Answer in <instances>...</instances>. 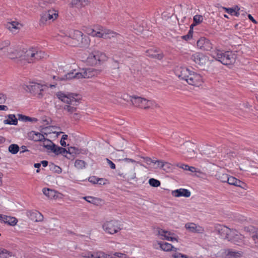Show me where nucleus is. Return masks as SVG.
Segmentation results:
<instances>
[{
  "label": "nucleus",
  "mask_w": 258,
  "mask_h": 258,
  "mask_svg": "<svg viewBox=\"0 0 258 258\" xmlns=\"http://www.w3.org/2000/svg\"><path fill=\"white\" fill-rule=\"evenodd\" d=\"M216 231L222 238L234 244L240 245L243 242L244 236L235 229L224 225H218L216 227Z\"/></svg>",
  "instance_id": "f257e3e1"
},
{
  "label": "nucleus",
  "mask_w": 258,
  "mask_h": 258,
  "mask_svg": "<svg viewBox=\"0 0 258 258\" xmlns=\"http://www.w3.org/2000/svg\"><path fill=\"white\" fill-rule=\"evenodd\" d=\"M0 221L10 226H15L18 222L17 219L14 217L0 214Z\"/></svg>",
  "instance_id": "cd10ccee"
},
{
  "label": "nucleus",
  "mask_w": 258,
  "mask_h": 258,
  "mask_svg": "<svg viewBox=\"0 0 258 258\" xmlns=\"http://www.w3.org/2000/svg\"><path fill=\"white\" fill-rule=\"evenodd\" d=\"M203 17L201 15H196L194 17V23L191 25L190 28L193 27L196 25L200 24L203 21Z\"/></svg>",
  "instance_id": "58836bf2"
},
{
  "label": "nucleus",
  "mask_w": 258,
  "mask_h": 258,
  "mask_svg": "<svg viewBox=\"0 0 258 258\" xmlns=\"http://www.w3.org/2000/svg\"><path fill=\"white\" fill-rule=\"evenodd\" d=\"M88 33L93 37L104 39H111L119 35L115 32L101 26H97L94 29H90Z\"/></svg>",
  "instance_id": "423d86ee"
},
{
  "label": "nucleus",
  "mask_w": 258,
  "mask_h": 258,
  "mask_svg": "<svg viewBox=\"0 0 258 258\" xmlns=\"http://www.w3.org/2000/svg\"><path fill=\"white\" fill-rule=\"evenodd\" d=\"M155 164L157 165L156 168H160L163 170L166 169L164 167L169 168L170 165L169 163L161 160H156L155 161Z\"/></svg>",
  "instance_id": "4c0bfd02"
},
{
  "label": "nucleus",
  "mask_w": 258,
  "mask_h": 258,
  "mask_svg": "<svg viewBox=\"0 0 258 258\" xmlns=\"http://www.w3.org/2000/svg\"><path fill=\"white\" fill-rule=\"evenodd\" d=\"M50 152L54 153L56 155L61 154L67 157V154L69 153L72 154L74 153H78V150L75 147H71L68 148V150H67L66 149L59 146H57L54 144Z\"/></svg>",
  "instance_id": "2eb2a0df"
},
{
  "label": "nucleus",
  "mask_w": 258,
  "mask_h": 258,
  "mask_svg": "<svg viewBox=\"0 0 258 258\" xmlns=\"http://www.w3.org/2000/svg\"><path fill=\"white\" fill-rule=\"evenodd\" d=\"M176 166L177 167H178L180 168H181L184 170H187V168L188 167V165L184 164L182 163H177Z\"/></svg>",
  "instance_id": "6e6d98bb"
},
{
  "label": "nucleus",
  "mask_w": 258,
  "mask_h": 258,
  "mask_svg": "<svg viewBox=\"0 0 258 258\" xmlns=\"http://www.w3.org/2000/svg\"><path fill=\"white\" fill-rule=\"evenodd\" d=\"M101 71L94 68H87L83 70L82 72L79 74H77L79 78H89L97 76L101 73Z\"/></svg>",
  "instance_id": "a211bd4d"
},
{
  "label": "nucleus",
  "mask_w": 258,
  "mask_h": 258,
  "mask_svg": "<svg viewBox=\"0 0 258 258\" xmlns=\"http://www.w3.org/2000/svg\"><path fill=\"white\" fill-rule=\"evenodd\" d=\"M218 179L223 182H227L228 180L229 176L227 174L219 172L216 175Z\"/></svg>",
  "instance_id": "79ce46f5"
},
{
  "label": "nucleus",
  "mask_w": 258,
  "mask_h": 258,
  "mask_svg": "<svg viewBox=\"0 0 258 258\" xmlns=\"http://www.w3.org/2000/svg\"><path fill=\"white\" fill-rule=\"evenodd\" d=\"M29 139L34 142H42L44 139V136L39 132L31 131L28 134Z\"/></svg>",
  "instance_id": "c85d7f7f"
},
{
  "label": "nucleus",
  "mask_w": 258,
  "mask_h": 258,
  "mask_svg": "<svg viewBox=\"0 0 258 258\" xmlns=\"http://www.w3.org/2000/svg\"><path fill=\"white\" fill-rule=\"evenodd\" d=\"M89 181L93 183H98L99 181L103 180V179H97L95 177L92 176L89 178Z\"/></svg>",
  "instance_id": "603ef678"
},
{
  "label": "nucleus",
  "mask_w": 258,
  "mask_h": 258,
  "mask_svg": "<svg viewBox=\"0 0 258 258\" xmlns=\"http://www.w3.org/2000/svg\"><path fill=\"white\" fill-rule=\"evenodd\" d=\"M256 228L252 226H245L244 227V231L248 233L249 234H255V231H256Z\"/></svg>",
  "instance_id": "09e8293b"
},
{
  "label": "nucleus",
  "mask_w": 258,
  "mask_h": 258,
  "mask_svg": "<svg viewBox=\"0 0 258 258\" xmlns=\"http://www.w3.org/2000/svg\"><path fill=\"white\" fill-rule=\"evenodd\" d=\"M68 136L67 135H64L62 136L61 140H60V145L62 147H66V142H65V140L67 139Z\"/></svg>",
  "instance_id": "864d4df0"
},
{
  "label": "nucleus",
  "mask_w": 258,
  "mask_h": 258,
  "mask_svg": "<svg viewBox=\"0 0 258 258\" xmlns=\"http://www.w3.org/2000/svg\"><path fill=\"white\" fill-rule=\"evenodd\" d=\"M6 96L5 95L0 93V104L3 103L6 100Z\"/></svg>",
  "instance_id": "680f3d73"
},
{
  "label": "nucleus",
  "mask_w": 258,
  "mask_h": 258,
  "mask_svg": "<svg viewBox=\"0 0 258 258\" xmlns=\"http://www.w3.org/2000/svg\"><path fill=\"white\" fill-rule=\"evenodd\" d=\"M15 256L12 251H10L5 248H0V257L8 258Z\"/></svg>",
  "instance_id": "e433bc0d"
},
{
  "label": "nucleus",
  "mask_w": 258,
  "mask_h": 258,
  "mask_svg": "<svg viewBox=\"0 0 258 258\" xmlns=\"http://www.w3.org/2000/svg\"><path fill=\"white\" fill-rule=\"evenodd\" d=\"M133 29L137 31V33H141L143 31V27L139 26H136L135 25H133Z\"/></svg>",
  "instance_id": "5fc2aeb1"
},
{
  "label": "nucleus",
  "mask_w": 258,
  "mask_h": 258,
  "mask_svg": "<svg viewBox=\"0 0 258 258\" xmlns=\"http://www.w3.org/2000/svg\"><path fill=\"white\" fill-rule=\"evenodd\" d=\"M88 0H73L72 5L78 8L84 7L87 5Z\"/></svg>",
  "instance_id": "a19ab883"
},
{
  "label": "nucleus",
  "mask_w": 258,
  "mask_h": 258,
  "mask_svg": "<svg viewBox=\"0 0 258 258\" xmlns=\"http://www.w3.org/2000/svg\"><path fill=\"white\" fill-rule=\"evenodd\" d=\"M58 16V12L55 9H50L43 12L41 15L40 24L41 25H46L50 21H54Z\"/></svg>",
  "instance_id": "9b49d317"
},
{
  "label": "nucleus",
  "mask_w": 258,
  "mask_h": 258,
  "mask_svg": "<svg viewBox=\"0 0 258 258\" xmlns=\"http://www.w3.org/2000/svg\"><path fill=\"white\" fill-rule=\"evenodd\" d=\"M117 175L123 181L130 184H133L138 181L135 172V167L132 166H124L122 168L118 169Z\"/></svg>",
  "instance_id": "39448f33"
},
{
  "label": "nucleus",
  "mask_w": 258,
  "mask_h": 258,
  "mask_svg": "<svg viewBox=\"0 0 258 258\" xmlns=\"http://www.w3.org/2000/svg\"><path fill=\"white\" fill-rule=\"evenodd\" d=\"M158 244L159 245L160 248L165 251H169L171 250L176 251L177 250V248L174 247L171 244L167 242H159Z\"/></svg>",
  "instance_id": "2f4dec72"
},
{
  "label": "nucleus",
  "mask_w": 258,
  "mask_h": 258,
  "mask_svg": "<svg viewBox=\"0 0 258 258\" xmlns=\"http://www.w3.org/2000/svg\"><path fill=\"white\" fill-rule=\"evenodd\" d=\"M6 27L12 33H17L23 27V25L19 22L14 21L8 22L6 25Z\"/></svg>",
  "instance_id": "a878e982"
},
{
  "label": "nucleus",
  "mask_w": 258,
  "mask_h": 258,
  "mask_svg": "<svg viewBox=\"0 0 258 258\" xmlns=\"http://www.w3.org/2000/svg\"><path fill=\"white\" fill-rule=\"evenodd\" d=\"M19 119H22L25 121H30L32 122H36L38 121V119L35 117H30L29 116H27L23 115H19Z\"/></svg>",
  "instance_id": "a18cd8bd"
},
{
  "label": "nucleus",
  "mask_w": 258,
  "mask_h": 258,
  "mask_svg": "<svg viewBox=\"0 0 258 258\" xmlns=\"http://www.w3.org/2000/svg\"><path fill=\"white\" fill-rule=\"evenodd\" d=\"M58 98L61 101L67 104L76 105L78 102V95L73 93H65L62 92H58L56 93Z\"/></svg>",
  "instance_id": "ddd939ff"
},
{
  "label": "nucleus",
  "mask_w": 258,
  "mask_h": 258,
  "mask_svg": "<svg viewBox=\"0 0 258 258\" xmlns=\"http://www.w3.org/2000/svg\"><path fill=\"white\" fill-rule=\"evenodd\" d=\"M86 162L82 160H76L75 162V166L78 169H82L85 167Z\"/></svg>",
  "instance_id": "c03bdc74"
},
{
  "label": "nucleus",
  "mask_w": 258,
  "mask_h": 258,
  "mask_svg": "<svg viewBox=\"0 0 258 258\" xmlns=\"http://www.w3.org/2000/svg\"><path fill=\"white\" fill-rule=\"evenodd\" d=\"M211 256L215 257H239L243 256V253L241 251H237L233 249H222L219 247H214L212 251Z\"/></svg>",
  "instance_id": "0eeeda50"
},
{
  "label": "nucleus",
  "mask_w": 258,
  "mask_h": 258,
  "mask_svg": "<svg viewBox=\"0 0 258 258\" xmlns=\"http://www.w3.org/2000/svg\"><path fill=\"white\" fill-rule=\"evenodd\" d=\"M63 109L67 111L68 113L72 114L76 111V108L74 106L66 105L63 107Z\"/></svg>",
  "instance_id": "3c124183"
},
{
  "label": "nucleus",
  "mask_w": 258,
  "mask_h": 258,
  "mask_svg": "<svg viewBox=\"0 0 258 258\" xmlns=\"http://www.w3.org/2000/svg\"><path fill=\"white\" fill-rule=\"evenodd\" d=\"M42 142L43 143L42 146L45 148L48 152H50L54 144L51 140L46 139L45 137Z\"/></svg>",
  "instance_id": "72a5a7b5"
},
{
  "label": "nucleus",
  "mask_w": 258,
  "mask_h": 258,
  "mask_svg": "<svg viewBox=\"0 0 258 258\" xmlns=\"http://www.w3.org/2000/svg\"><path fill=\"white\" fill-rule=\"evenodd\" d=\"M191 72L186 68L178 67L175 69V73L178 78L186 81Z\"/></svg>",
  "instance_id": "393cba45"
},
{
  "label": "nucleus",
  "mask_w": 258,
  "mask_h": 258,
  "mask_svg": "<svg viewBox=\"0 0 258 258\" xmlns=\"http://www.w3.org/2000/svg\"><path fill=\"white\" fill-rule=\"evenodd\" d=\"M8 107L6 105H0V110H7Z\"/></svg>",
  "instance_id": "338daca9"
},
{
  "label": "nucleus",
  "mask_w": 258,
  "mask_h": 258,
  "mask_svg": "<svg viewBox=\"0 0 258 258\" xmlns=\"http://www.w3.org/2000/svg\"><path fill=\"white\" fill-rule=\"evenodd\" d=\"M191 59L200 67L205 66L208 62V57L200 52H196L191 56Z\"/></svg>",
  "instance_id": "6ab92c4d"
},
{
  "label": "nucleus",
  "mask_w": 258,
  "mask_h": 258,
  "mask_svg": "<svg viewBox=\"0 0 258 258\" xmlns=\"http://www.w3.org/2000/svg\"><path fill=\"white\" fill-rule=\"evenodd\" d=\"M115 157L118 160H123L124 157V153L123 150H117L115 153Z\"/></svg>",
  "instance_id": "8fccbe9b"
},
{
  "label": "nucleus",
  "mask_w": 258,
  "mask_h": 258,
  "mask_svg": "<svg viewBox=\"0 0 258 258\" xmlns=\"http://www.w3.org/2000/svg\"><path fill=\"white\" fill-rule=\"evenodd\" d=\"M83 199L85 200L87 202L94 205H97L100 202V200L98 198L91 196L84 197Z\"/></svg>",
  "instance_id": "37998d69"
},
{
  "label": "nucleus",
  "mask_w": 258,
  "mask_h": 258,
  "mask_svg": "<svg viewBox=\"0 0 258 258\" xmlns=\"http://www.w3.org/2000/svg\"><path fill=\"white\" fill-rule=\"evenodd\" d=\"M251 237L253 241H255L256 239H258V229H256L255 234L252 235Z\"/></svg>",
  "instance_id": "052dcab7"
},
{
  "label": "nucleus",
  "mask_w": 258,
  "mask_h": 258,
  "mask_svg": "<svg viewBox=\"0 0 258 258\" xmlns=\"http://www.w3.org/2000/svg\"><path fill=\"white\" fill-rule=\"evenodd\" d=\"M223 9L225 10V11L231 15H233V13L235 12V10L232 9V8H223Z\"/></svg>",
  "instance_id": "bf43d9fd"
},
{
  "label": "nucleus",
  "mask_w": 258,
  "mask_h": 258,
  "mask_svg": "<svg viewBox=\"0 0 258 258\" xmlns=\"http://www.w3.org/2000/svg\"><path fill=\"white\" fill-rule=\"evenodd\" d=\"M106 161H107L108 164L110 166V167L112 169H115V165L111 160H110L109 159L107 158Z\"/></svg>",
  "instance_id": "13d9d810"
},
{
  "label": "nucleus",
  "mask_w": 258,
  "mask_h": 258,
  "mask_svg": "<svg viewBox=\"0 0 258 258\" xmlns=\"http://www.w3.org/2000/svg\"><path fill=\"white\" fill-rule=\"evenodd\" d=\"M29 216L31 219L34 221H40L43 219L42 215L38 211H35L29 213Z\"/></svg>",
  "instance_id": "473e14b6"
},
{
  "label": "nucleus",
  "mask_w": 258,
  "mask_h": 258,
  "mask_svg": "<svg viewBox=\"0 0 258 258\" xmlns=\"http://www.w3.org/2000/svg\"><path fill=\"white\" fill-rule=\"evenodd\" d=\"M41 165H42L43 167H46L48 165V162L45 160H43L41 162Z\"/></svg>",
  "instance_id": "774afa93"
},
{
  "label": "nucleus",
  "mask_w": 258,
  "mask_h": 258,
  "mask_svg": "<svg viewBox=\"0 0 258 258\" xmlns=\"http://www.w3.org/2000/svg\"><path fill=\"white\" fill-rule=\"evenodd\" d=\"M147 55L158 59H161L163 57L162 53H159L157 50L149 49L146 51Z\"/></svg>",
  "instance_id": "7c9ffc66"
},
{
  "label": "nucleus",
  "mask_w": 258,
  "mask_h": 258,
  "mask_svg": "<svg viewBox=\"0 0 258 258\" xmlns=\"http://www.w3.org/2000/svg\"><path fill=\"white\" fill-rule=\"evenodd\" d=\"M42 192L45 196L50 199H61L62 198V195L61 194L48 188H43Z\"/></svg>",
  "instance_id": "4be33fe9"
},
{
  "label": "nucleus",
  "mask_w": 258,
  "mask_h": 258,
  "mask_svg": "<svg viewBox=\"0 0 258 258\" xmlns=\"http://www.w3.org/2000/svg\"><path fill=\"white\" fill-rule=\"evenodd\" d=\"M157 233L160 238L162 240H166L171 241H178L177 238L174 236V234L170 231L162 229H158Z\"/></svg>",
  "instance_id": "aec40b11"
},
{
  "label": "nucleus",
  "mask_w": 258,
  "mask_h": 258,
  "mask_svg": "<svg viewBox=\"0 0 258 258\" xmlns=\"http://www.w3.org/2000/svg\"><path fill=\"white\" fill-rule=\"evenodd\" d=\"M171 195L174 197H184L186 198H188L190 196L191 193L190 191L185 188H179L174 190H172L171 192Z\"/></svg>",
  "instance_id": "bb28decb"
},
{
  "label": "nucleus",
  "mask_w": 258,
  "mask_h": 258,
  "mask_svg": "<svg viewBox=\"0 0 258 258\" xmlns=\"http://www.w3.org/2000/svg\"><path fill=\"white\" fill-rule=\"evenodd\" d=\"M173 258H187L186 255L182 254L180 253H176L173 254Z\"/></svg>",
  "instance_id": "4d7b16f0"
},
{
  "label": "nucleus",
  "mask_w": 258,
  "mask_h": 258,
  "mask_svg": "<svg viewBox=\"0 0 258 258\" xmlns=\"http://www.w3.org/2000/svg\"><path fill=\"white\" fill-rule=\"evenodd\" d=\"M248 17L249 19L250 20H251L253 23H254V24L257 23V22L254 19V18L252 17V16L251 15L249 14L248 15Z\"/></svg>",
  "instance_id": "69168bd1"
},
{
  "label": "nucleus",
  "mask_w": 258,
  "mask_h": 258,
  "mask_svg": "<svg viewBox=\"0 0 258 258\" xmlns=\"http://www.w3.org/2000/svg\"><path fill=\"white\" fill-rule=\"evenodd\" d=\"M4 123L6 124L17 125L18 120L14 114H10L8 116V119L4 120Z\"/></svg>",
  "instance_id": "f704fd0d"
},
{
  "label": "nucleus",
  "mask_w": 258,
  "mask_h": 258,
  "mask_svg": "<svg viewBox=\"0 0 258 258\" xmlns=\"http://www.w3.org/2000/svg\"><path fill=\"white\" fill-rule=\"evenodd\" d=\"M21 48L11 46L7 52V55L11 59H15L17 63H20L21 52Z\"/></svg>",
  "instance_id": "dca6fc26"
},
{
  "label": "nucleus",
  "mask_w": 258,
  "mask_h": 258,
  "mask_svg": "<svg viewBox=\"0 0 258 258\" xmlns=\"http://www.w3.org/2000/svg\"><path fill=\"white\" fill-rule=\"evenodd\" d=\"M80 73L79 72H70L66 74L63 78H60L58 76H54L53 77V79L56 81H62L64 80H70L72 79L73 78H76V79H79L78 77H77L78 75L77 74H79Z\"/></svg>",
  "instance_id": "c756f323"
},
{
  "label": "nucleus",
  "mask_w": 258,
  "mask_h": 258,
  "mask_svg": "<svg viewBox=\"0 0 258 258\" xmlns=\"http://www.w3.org/2000/svg\"><path fill=\"white\" fill-rule=\"evenodd\" d=\"M11 43L9 40H5L0 42V50L4 52H7L11 46Z\"/></svg>",
  "instance_id": "ea45409f"
},
{
  "label": "nucleus",
  "mask_w": 258,
  "mask_h": 258,
  "mask_svg": "<svg viewBox=\"0 0 258 258\" xmlns=\"http://www.w3.org/2000/svg\"><path fill=\"white\" fill-rule=\"evenodd\" d=\"M187 170L190 171L191 172H198L196 170V168L193 166H189L187 168ZM200 172V171H198Z\"/></svg>",
  "instance_id": "e2e57ef3"
},
{
  "label": "nucleus",
  "mask_w": 258,
  "mask_h": 258,
  "mask_svg": "<svg viewBox=\"0 0 258 258\" xmlns=\"http://www.w3.org/2000/svg\"><path fill=\"white\" fill-rule=\"evenodd\" d=\"M212 57L224 65H229L235 62L237 57L236 52L230 51H223L216 50L212 52Z\"/></svg>",
  "instance_id": "20e7f679"
},
{
  "label": "nucleus",
  "mask_w": 258,
  "mask_h": 258,
  "mask_svg": "<svg viewBox=\"0 0 258 258\" xmlns=\"http://www.w3.org/2000/svg\"><path fill=\"white\" fill-rule=\"evenodd\" d=\"M185 229L189 232L203 233L204 232V228L194 223H187L185 225Z\"/></svg>",
  "instance_id": "b1692460"
},
{
  "label": "nucleus",
  "mask_w": 258,
  "mask_h": 258,
  "mask_svg": "<svg viewBox=\"0 0 258 258\" xmlns=\"http://www.w3.org/2000/svg\"><path fill=\"white\" fill-rule=\"evenodd\" d=\"M46 54L35 48L29 49L22 48L19 64H24L27 63H34L41 59L46 57Z\"/></svg>",
  "instance_id": "f03ea898"
},
{
  "label": "nucleus",
  "mask_w": 258,
  "mask_h": 258,
  "mask_svg": "<svg viewBox=\"0 0 258 258\" xmlns=\"http://www.w3.org/2000/svg\"><path fill=\"white\" fill-rule=\"evenodd\" d=\"M194 145L189 142L184 143L182 147V149L184 150H186L185 152H183L185 154L187 157L189 158H193L196 156V152L194 149Z\"/></svg>",
  "instance_id": "412c9836"
},
{
  "label": "nucleus",
  "mask_w": 258,
  "mask_h": 258,
  "mask_svg": "<svg viewBox=\"0 0 258 258\" xmlns=\"http://www.w3.org/2000/svg\"><path fill=\"white\" fill-rule=\"evenodd\" d=\"M62 36L68 37L69 42L68 44L73 46L87 47L90 40L89 37L84 35L83 33L78 30H72L66 33H63Z\"/></svg>",
  "instance_id": "7ed1b4c3"
},
{
  "label": "nucleus",
  "mask_w": 258,
  "mask_h": 258,
  "mask_svg": "<svg viewBox=\"0 0 258 258\" xmlns=\"http://www.w3.org/2000/svg\"><path fill=\"white\" fill-rule=\"evenodd\" d=\"M104 230L111 234L117 233L121 229L119 222L117 220L106 221L103 225Z\"/></svg>",
  "instance_id": "4468645a"
},
{
  "label": "nucleus",
  "mask_w": 258,
  "mask_h": 258,
  "mask_svg": "<svg viewBox=\"0 0 258 258\" xmlns=\"http://www.w3.org/2000/svg\"><path fill=\"white\" fill-rule=\"evenodd\" d=\"M25 89L27 91H29L37 98H41L44 95V91L46 86L37 83H31Z\"/></svg>",
  "instance_id": "f8f14e48"
},
{
  "label": "nucleus",
  "mask_w": 258,
  "mask_h": 258,
  "mask_svg": "<svg viewBox=\"0 0 258 258\" xmlns=\"http://www.w3.org/2000/svg\"><path fill=\"white\" fill-rule=\"evenodd\" d=\"M19 150V147L17 144H11L9 147V151L13 154H17Z\"/></svg>",
  "instance_id": "49530a36"
},
{
  "label": "nucleus",
  "mask_w": 258,
  "mask_h": 258,
  "mask_svg": "<svg viewBox=\"0 0 258 258\" xmlns=\"http://www.w3.org/2000/svg\"><path fill=\"white\" fill-rule=\"evenodd\" d=\"M227 182L229 184L239 187H241L242 184H243V182H242L240 180L233 176H229L228 180H227Z\"/></svg>",
  "instance_id": "c9c22d12"
},
{
  "label": "nucleus",
  "mask_w": 258,
  "mask_h": 258,
  "mask_svg": "<svg viewBox=\"0 0 258 258\" xmlns=\"http://www.w3.org/2000/svg\"><path fill=\"white\" fill-rule=\"evenodd\" d=\"M149 183L151 186L155 187H158L161 184L160 181L159 180L154 178L150 179L149 180Z\"/></svg>",
  "instance_id": "de8ad7c7"
},
{
  "label": "nucleus",
  "mask_w": 258,
  "mask_h": 258,
  "mask_svg": "<svg viewBox=\"0 0 258 258\" xmlns=\"http://www.w3.org/2000/svg\"><path fill=\"white\" fill-rule=\"evenodd\" d=\"M107 60L106 54L99 50H94L89 53L86 61L91 66H96L103 63Z\"/></svg>",
  "instance_id": "6e6552de"
},
{
  "label": "nucleus",
  "mask_w": 258,
  "mask_h": 258,
  "mask_svg": "<svg viewBox=\"0 0 258 258\" xmlns=\"http://www.w3.org/2000/svg\"><path fill=\"white\" fill-rule=\"evenodd\" d=\"M82 256L83 258H104L107 256H109L110 258H113V257L126 258V255L122 253L110 252L108 254H106L101 251H98L96 252L84 251L82 252Z\"/></svg>",
  "instance_id": "1a4fd4ad"
},
{
  "label": "nucleus",
  "mask_w": 258,
  "mask_h": 258,
  "mask_svg": "<svg viewBox=\"0 0 258 258\" xmlns=\"http://www.w3.org/2000/svg\"><path fill=\"white\" fill-rule=\"evenodd\" d=\"M186 81L189 85L197 87L202 85L203 82L202 77L192 72H190Z\"/></svg>",
  "instance_id": "f3484780"
},
{
  "label": "nucleus",
  "mask_w": 258,
  "mask_h": 258,
  "mask_svg": "<svg viewBox=\"0 0 258 258\" xmlns=\"http://www.w3.org/2000/svg\"><path fill=\"white\" fill-rule=\"evenodd\" d=\"M197 46L201 49L206 51L210 50L212 48V44L210 41L205 38H201L197 42Z\"/></svg>",
  "instance_id": "5701e85b"
},
{
  "label": "nucleus",
  "mask_w": 258,
  "mask_h": 258,
  "mask_svg": "<svg viewBox=\"0 0 258 258\" xmlns=\"http://www.w3.org/2000/svg\"><path fill=\"white\" fill-rule=\"evenodd\" d=\"M235 10V12L233 13V15L237 16V17H238L239 15V12H238L239 10H240L239 8H238L237 7V9H234Z\"/></svg>",
  "instance_id": "0e129e2a"
},
{
  "label": "nucleus",
  "mask_w": 258,
  "mask_h": 258,
  "mask_svg": "<svg viewBox=\"0 0 258 258\" xmlns=\"http://www.w3.org/2000/svg\"><path fill=\"white\" fill-rule=\"evenodd\" d=\"M130 100L132 104L135 106L144 109L151 108L154 105L156 106L154 101L141 97L136 96H130Z\"/></svg>",
  "instance_id": "9d476101"
}]
</instances>
